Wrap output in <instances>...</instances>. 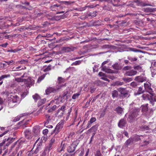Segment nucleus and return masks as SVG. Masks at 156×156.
<instances>
[{"label":"nucleus","mask_w":156,"mask_h":156,"mask_svg":"<svg viewBox=\"0 0 156 156\" xmlns=\"http://www.w3.org/2000/svg\"><path fill=\"white\" fill-rule=\"evenodd\" d=\"M5 95L8 97V99L9 100L10 98V97H12V94H13V93L12 92H9L8 91H6L4 93Z\"/></svg>","instance_id":"29"},{"label":"nucleus","mask_w":156,"mask_h":156,"mask_svg":"<svg viewBox=\"0 0 156 156\" xmlns=\"http://www.w3.org/2000/svg\"><path fill=\"white\" fill-rule=\"evenodd\" d=\"M18 62L21 64H25L27 62V61L25 60L22 59L21 61H19Z\"/></svg>","instance_id":"56"},{"label":"nucleus","mask_w":156,"mask_h":156,"mask_svg":"<svg viewBox=\"0 0 156 156\" xmlns=\"http://www.w3.org/2000/svg\"><path fill=\"white\" fill-rule=\"evenodd\" d=\"M9 101V106L10 108H12L16 105L15 103L19 102L20 98L17 95H15L10 97Z\"/></svg>","instance_id":"3"},{"label":"nucleus","mask_w":156,"mask_h":156,"mask_svg":"<svg viewBox=\"0 0 156 156\" xmlns=\"http://www.w3.org/2000/svg\"><path fill=\"white\" fill-rule=\"evenodd\" d=\"M62 16H55V20L56 21H58L59 20H60L61 19H62Z\"/></svg>","instance_id":"52"},{"label":"nucleus","mask_w":156,"mask_h":156,"mask_svg":"<svg viewBox=\"0 0 156 156\" xmlns=\"http://www.w3.org/2000/svg\"><path fill=\"white\" fill-rule=\"evenodd\" d=\"M10 74L4 75H2L0 77V79H1V80L2 79H3L5 78L9 77H10Z\"/></svg>","instance_id":"45"},{"label":"nucleus","mask_w":156,"mask_h":156,"mask_svg":"<svg viewBox=\"0 0 156 156\" xmlns=\"http://www.w3.org/2000/svg\"><path fill=\"white\" fill-rule=\"evenodd\" d=\"M46 74H44L41 76L40 77H39L37 80V82L40 83L42 80L45 77Z\"/></svg>","instance_id":"38"},{"label":"nucleus","mask_w":156,"mask_h":156,"mask_svg":"<svg viewBox=\"0 0 156 156\" xmlns=\"http://www.w3.org/2000/svg\"><path fill=\"white\" fill-rule=\"evenodd\" d=\"M112 67L113 69L117 70H120L121 69V66L118 63H116L112 65Z\"/></svg>","instance_id":"24"},{"label":"nucleus","mask_w":156,"mask_h":156,"mask_svg":"<svg viewBox=\"0 0 156 156\" xmlns=\"http://www.w3.org/2000/svg\"><path fill=\"white\" fill-rule=\"evenodd\" d=\"M25 135L27 138L30 139L33 136V134L31 131L29 130H26L25 132Z\"/></svg>","instance_id":"18"},{"label":"nucleus","mask_w":156,"mask_h":156,"mask_svg":"<svg viewBox=\"0 0 156 156\" xmlns=\"http://www.w3.org/2000/svg\"><path fill=\"white\" fill-rule=\"evenodd\" d=\"M102 70L108 73H116L117 71H113L111 69H107L105 67H103Z\"/></svg>","instance_id":"21"},{"label":"nucleus","mask_w":156,"mask_h":156,"mask_svg":"<svg viewBox=\"0 0 156 156\" xmlns=\"http://www.w3.org/2000/svg\"><path fill=\"white\" fill-rule=\"evenodd\" d=\"M118 91L116 90H114L112 92V96L113 98L117 97L118 96Z\"/></svg>","instance_id":"31"},{"label":"nucleus","mask_w":156,"mask_h":156,"mask_svg":"<svg viewBox=\"0 0 156 156\" xmlns=\"http://www.w3.org/2000/svg\"><path fill=\"white\" fill-rule=\"evenodd\" d=\"M131 67L130 66H127L124 67L123 69L125 71H126L130 69H131Z\"/></svg>","instance_id":"53"},{"label":"nucleus","mask_w":156,"mask_h":156,"mask_svg":"<svg viewBox=\"0 0 156 156\" xmlns=\"http://www.w3.org/2000/svg\"><path fill=\"white\" fill-rule=\"evenodd\" d=\"M96 120V119L94 117L90 119L89 122L91 123H93L94 122H95Z\"/></svg>","instance_id":"59"},{"label":"nucleus","mask_w":156,"mask_h":156,"mask_svg":"<svg viewBox=\"0 0 156 156\" xmlns=\"http://www.w3.org/2000/svg\"><path fill=\"white\" fill-rule=\"evenodd\" d=\"M120 1V0H113L112 4L114 6L118 7L121 5L119 3Z\"/></svg>","instance_id":"25"},{"label":"nucleus","mask_w":156,"mask_h":156,"mask_svg":"<svg viewBox=\"0 0 156 156\" xmlns=\"http://www.w3.org/2000/svg\"><path fill=\"white\" fill-rule=\"evenodd\" d=\"M79 143V141L76 140L73 142V143L67 149V151L69 153V154H75V153L76 152H75V153L73 154H71V153L74 152L75 151L76 148V147L77 146L78 144ZM67 154H69V153ZM74 155H75V154H74ZM74 156L75 155H74Z\"/></svg>","instance_id":"4"},{"label":"nucleus","mask_w":156,"mask_h":156,"mask_svg":"<svg viewBox=\"0 0 156 156\" xmlns=\"http://www.w3.org/2000/svg\"><path fill=\"white\" fill-rule=\"evenodd\" d=\"M22 4L23 5H25V6H20V7H22V8L28 9H30L29 8H31V7L30 5V2L27 1L22 2Z\"/></svg>","instance_id":"15"},{"label":"nucleus","mask_w":156,"mask_h":156,"mask_svg":"<svg viewBox=\"0 0 156 156\" xmlns=\"http://www.w3.org/2000/svg\"><path fill=\"white\" fill-rule=\"evenodd\" d=\"M151 122L149 123L148 126L145 125L144 126H141L140 127L141 129L143 130H150L152 129V126H151Z\"/></svg>","instance_id":"19"},{"label":"nucleus","mask_w":156,"mask_h":156,"mask_svg":"<svg viewBox=\"0 0 156 156\" xmlns=\"http://www.w3.org/2000/svg\"><path fill=\"white\" fill-rule=\"evenodd\" d=\"M51 69V66H48L44 70V72H46L50 70Z\"/></svg>","instance_id":"55"},{"label":"nucleus","mask_w":156,"mask_h":156,"mask_svg":"<svg viewBox=\"0 0 156 156\" xmlns=\"http://www.w3.org/2000/svg\"><path fill=\"white\" fill-rule=\"evenodd\" d=\"M7 139L9 141L11 144L14 141V140H15V138L9 137Z\"/></svg>","instance_id":"57"},{"label":"nucleus","mask_w":156,"mask_h":156,"mask_svg":"<svg viewBox=\"0 0 156 156\" xmlns=\"http://www.w3.org/2000/svg\"><path fill=\"white\" fill-rule=\"evenodd\" d=\"M133 68L135 70H138L140 72H141L142 71V67L140 65L135 66L133 67Z\"/></svg>","instance_id":"34"},{"label":"nucleus","mask_w":156,"mask_h":156,"mask_svg":"<svg viewBox=\"0 0 156 156\" xmlns=\"http://www.w3.org/2000/svg\"><path fill=\"white\" fill-rule=\"evenodd\" d=\"M115 110L119 115H122L123 113V109L120 106L116 108Z\"/></svg>","instance_id":"23"},{"label":"nucleus","mask_w":156,"mask_h":156,"mask_svg":"<svg viewBox=\"0 0 156 156\" xmlns=\"http://www.w3.org/2000/svg\"><path fill=\"white\" fill-rule=\"evenodd\" d=\"M98 125L97 124L92 126L91 128L88 130V131L95 132L97 129Z\"/></svg>","instance_id":"26"},{"label":"nucleus","mask_w":156,"mask_h":156,"mask_svg":"<svg viewBox=\"0 0 156 156\" xmlns=\"http://www.w3.org/2000/svg\"><path fill=\"white\" fill-rule=\"evenodd\" d=\"M55 142V140L54 138H52L50 141L49 144L46 147V150L50 151L53 148V144Z\"/></svg>","instance_id":"8"},{"label":"nucleus","mask_w":156,"mask_h":156,"mask_svg":"<svg viewBox=\"0 0 156 156\" xmlns=\"http://www.w3.org/2000/svg\"><path fill=\"white\" fill-rule=\"evenodd\" d=\"M71 108H70L69 110V112L68 113V115H67V116L66 118V119H68V118H69L70 114V113H71Z\"/></svg>","instance_id":"61"},{"label":"nucleus","mask_w":156,"mask_h":156,"mask_svg":"<svg viewBox=\"0 0 156 156\" xmlns=\"http://www.w3.org/2000/svg\"><path fill=\"white\" fill-rule=\"evenodd\" d=\"M137 73L136 71L132 70L130 71L127 72L126 74L127 76H132L136 74Z\"/></svg>","instance_id":"20"},{"label":"nucleus","mask_w":156,"mask_h":156,"mask_svg":"<svg viewBox=\"0 0 156 156\" xmlns=\"http://www.w3.org/2000/svg\"><path fill=\"white\" fill-rule=\"evenodd\" d=\"M20 50H21L20 49L17 48L15 49L14 50L11 49V50H8L7 51V52L15 53V52H17L19 51H20Z\"/></svg>","instance_id":"36"},{"label":"nucleus","mask_w":156,"mask_h":156,"mask_svg":"<svg viewBox=\"0 0 156 156\" xmlns=\"http://www.w3.org/2000/svg\"><path fill=\"white\" fill-rule=\"evenodd\" d=\"M48 132V130L47 129H45L43 131V133L44 135L47 134Z\"/></svg>","instance_id":"62"},{"label":"nucleus","mask_w":156,"mask_h":156,"mask_svg":"<svg viewBox=\"0 0 156 156\" xmlns=\"http://www.w3.org/2000/svg\"><path fill=\"white\" fill-rule=\"evenodd\" d=\"M32 97L33 99L36 101L39 98V96L37 94H36L35 95H33Z\"/></svg>","instance_id":"46"},{"label":"nucleus","mask_w":156,"mask_h":156,"mask_svg":"<svg viewBox=\"0 0 156 156\" xmlns=\"http://www.w3.org/2000/svg\"><path fill=\"white\" fill-rule=\"evenodd\" d=\"M42 144V140H40L39 142L37 144V149H38L40 148L41 147V146Z\"/></svg>","instance_id":"42"},{"label":"nucleus","mask_w":156,"mask_h":156,"mask_svg":"<svg viewBox=\"0 0 156 156\" xmlns=\"http://www.w3.org/2000/svg\"><path fill=\"white\" fill-rule=\"evenodd\" d=\"M94 26H101L102 25V24L100 21L98 20L94 23Z\"/></svg>","instance_id":"48"},{"label":"nucleus","mask_w":156,"mask_h":156,"mask_svg":"<svg viewBox=\"0 0 156 156\" xmlns=\"http://www.w3.org/2000/svg\"><path fill=\"white\" fill-rule=\"evenodd\" d=\"M148 104H146L145 105H142V110L143 115L147 117L153 114V110L152 109H150L148 110L147 105Z\"/></svg>","instance_id":"5"},{"label":"nucleus","mask_w":156,"mask_h":156,"mask_svg":"<svg viewBox=\"0 0 156 156\" xmlns=\"http://www.w3.org/2000/svg\"><path fill=\"white\" fill-rule=\"evenodd\" d=\"M144 87L145 91L150 94V95L147 94H144L142 95L141 97L144 100L150 101V103L153 105V97L155 94L153 89L151 87V84L149 82L148 83H145Z\"/></svg>","instance_id":"1"},{"label":"nucleus","mask_w":156,"mask_h":156,"mask_svg":"<svg viewBox=\"0 0 156 156\" xmlns=\"http://www.w3.org/2000/svg\"><path fill=\"white\" fill-rule=\"evenodd\" d=\"M97 12L96 11H94L93 12H90L89 13L88 15V16H91L92 17H95L97 15Z\"/></svg>","instance_id":"32"},{"label":"nucleus","mask_w":156,"mask_h":156,"mask_svg":"<svg viewBox=\"0 0 156 156\" xmlns=\"http://www.w3.org/2000/svg\"><path fill=\"white\" fill-rule=\"evenodd\" d=\"M15 80L18 82H25L26 79H22L21 77L20 78H15Z\"/></svg>","instance_id":"33"},{"label":"nucleus","mask_w":156,"mask_h":156,"mask_svg":"<svg viewBox=\"0 0 156 156\" xmlns=\"http://www.w3.org/2000/svg\"><path fill=\"white\" fill-rule=\"evenodd\" d=\"M76 48L70 46L69 47H63L62 48V51L68 53L73 51L76 49Z\"/></svg>","instance_id":"10"},{"label":"nucleus","mask_w":156,"mask_h":156,"mask_svg":"<svg viewBox=\"0 0 156 156\" xmlns=\"http://www.w3.org/2000/svg\"><path fill=\"white\" fill-rule=\"evenodd\" d=\"M58 80L59 83H64L65 81L64 79L61 77H58Z\"/></svg>","instance_id":"47"},{"label":"nucleus","mask_w":156,"mask_h":156,"mask_svg":"<svg viewBox=\"0 0 156 156\" xmlns=\"http://www.w3.org/2000/svg\"><path fill=\"white\" fill-rule=\"evenodd\" d=\"M138 84L135 82H133L130 83V85L134 88H136L137 87Z\"/></svg>","instance_id":"39"},{"label":"nucleus","mask_w":156,"mask_h":156,"mask_svg":"<svg viewBox=\"0 0 156 156\" xmlns=\"http://www.w3.org/2000/svg\"><path fill=\"white\" fill-rule=\"evenodd\" d=\"M81 62V61L80 60H78L75 61V62L73 63L72 64V66L73 65H80Z\"/></svg>","instance_id":"44"},{"label":"nucleus","mask_w":156,"mask_h":156,"mask_svg":"<svg viewBox=\"0 0 156 156\" xmlns=\"http://www.w3.org/2000/svg\"><path fill=\"white\" fill-rule=\"evenodd\" d=\"M50 9L52 11H56L57 10L61 9H62V6L60 5L55 4L51 6Z\"/></svg>","instance_id":"12"},{"label":"nucleus","mask_w":156,"mask_h":156,"mask_svg":"<svg viewBox=\"0 0 156 156\" xmlns=\"http://www.w3.org/2000/svg\"><path fill=\"white\" fill-rule=\"evenodd\" d=\"M90 92L91 93H93L96 90V88L94 87H91L90 88Z\"/></svg>","instance_id":"58"},{"label":"nucleus","mask_w":156,"mask_h":156,"mask_svg":"<svg viewBox=\"0 0 156 156\" xmlns=\"http://www.w3.org/2000/svg\"><path fill=\"white\" fill-rule=\"evenodd\" d=\"M124 83L123 82L116 81L115 83V84L116 86H121L123 85Z\"/></svg>","instance_id":"43"},{"label":"nucleus","mask_w":156,"mask_h":156,"mask_svg":"<svg viewBox=\"0 0 156 156\" xmlns=\"http://www.w3.org/2000/svg\"><path fill=\"white\" fill-rule=\"evenodd\" d=\"M139 3L140 4V5L142 6L151 5H150L145 4V3H144V2H143L142 1L140 2Z\"/></svg>","instance_id":"51"},{"label":"nucleus","mask_w":156,"mask_h":156,"mask_svg":"<svg viewBox=\"0 0 156 156\" xmlns=\"http://www.w3.org/2000/svg\"><path fill=\"white\" fill-rule=\"evenodd\" d=\"M129 50L131 51H133L135 52H142V51L140 50H138L134 48H129Z\"/></svg>","instance_id":"35"},{"label":"nucleus","mask_w":156,"mask_h":156,"mask_svg":"<svg viewBox=\"0 0 156 156\" xmlns=\"http://www.w3.org/2000/svg\"><path fill=\"white\" fill-rule=\"evenodd\" d=\"M95 155L96 156H103L100 151L98 150V151H97L96 152V153L95 154Z\"/></svg>","instance_id":"54"},{"label":"nucleus","mask_w":156,"mask_h":156,"mask_svg":"<svg viewBox=\"0 0 156 156\" xmlns=\"http://www.w3.org/2000/svg\"><path fill=\"white\" fill-rule=\"evenodd\" d=\"M126 124V122L124 119H120L118 124V126L120 128H123L125 127Z\"/></svg>","instance_id":"13"},{"label":"nucleus","mask_w":156,"mask_h":156,"mask_svg":"<svg viewBox=\"0 0 156 156\" xmlns=\"http://www.w3.org/2000/svg\"><path fill=\"white\" fill-rule=\"evenodd\" d=\"M58 89L52 87H49L45 90V92L46 94L48 95L51 93H55L57 92Z\"/></svg>","instance_id":"11"},{"label":"nucleus","mask_w":156,"mask_h":156,"mask_svg":"<svg viewBox=\"0 0 156 156\" xmlns=\"http://www.w3.org/2000/svg\"><path fill=\"white\" fill-rule=\"evenodd\" d=\"M133 141V138H129L126 142L125 143L126 146L127 147L128 146L130 145V144Z\"/></svg>","instance_id":"27"},{"label":"nucleus","mask_w":156,"mask_h":156,"mask_svg":"<svg viewBox=\"0 0 156 156\" xmlns=\"http://www.w3.org/2000/svg\"><path fill=\"white\" fill-rule=\"evenodd\" d=\"M25 81L26 83V85L27 87H30L34 83V80L32 79L30 77H29L27 79H26V80Z\"/></svg>","instance_id":"9"},{"label":"nucleus","mask_w":156,"mask_h":156,"mask_svg":"<svg viewBox=\"0 0 156 156\" xmlns=\"http://www.w3.org/2000/svg\"><path fill=\"white\" fill-rule=\"evenodd\" d=\"M80 95V94L79 93H76L75 94L72 96V98L73 99L77 98Z\"/></svg>","instance_id":"37"},{"label":"nucleus","mask_w":156,"mask_h":156,"mask_svg":"<svg viewBox=\"0 0 156 156\" xmlns=\"http://www.w3.org/2000/svg\"><path fill=\"white\" fill-rule=\"evenodd\" d=\"M75 154H65L63 156H74Z\"/></svg>","instance_id":"64"},{"label":"nucleus","mask_w":156,"mask_h":156,"mask_svg":"<svg viewBox=\"0 0 156 156\" xmlns=\"http://www.w3.org/2000/svg\"><path fill=\"white\" fill-rule=\"evenodd\" d=\"M46 101V99L44 98L40 100L38 102V105L40 106L44 104Z\"/></svg>","instance_id":"30"},{"label":"nucleus","mask_w":156,"mask_h":156,"mask_svg":"<svg viewBox=\"0 0 156 156\" xmlns=\"http://www.w3.org/2000/svg\"><path fill=\"white\" fill-rule=\"evenodd\" d=\"M144 11L146 12H154L156 11V8H144Z\"/></svg>","instance_id":"22"},{"label":"nucleus","mask_w":156,"mask_h":156,"mask_svg":"<svg viewBox=\"0 0 156 156\" xmlns=\"http://www.w3.org/2000/svg\"><path fill=\"white\" fill-rule=\"evenodd\" d=\"M8 44V43H5L3 44L0 45V46L4 48H5L7 47Z\"/></svg>","instance_id":"63"},{"label":"nucleus","mask_w":156,"mask_h":156,"mask_svg":"<svg viewBox=\"0 0 156 156\" xmlns=\"http://www.w3.org/2000/svg\"><path fill=\"white\" fill-rule=\"evenodd\" d=\"M33 132L35 135H38L40 132V126H34L33 129Z\"/></svg>","instance_id":"16"},{"label":"nucleus","mask_w":156,"mask_h":156,"mask_svg":"<svg viewBox=\"0 0 156 156\" xmlns=\"http://www.w3.org/2000/svg\"><path fill=\"white\" fill-rule=\"evenodd\" d=\"M143 91L142 90V88L139 87V88L137 92V94H140L143 93Z\"/></svg>","instance_id":"49"},{"label":"nucleus","mask_w":156,"mask_h":156,"mask_svg":"<svg viewBox=\"0 0 156 156\" xmlns=\"http://www.w3.org/2000/svg\"><path fill=\"white\" fill-rule=\"evenodd\" d=\"M122 79L125 83H127L132 81L133 79L132 78L125 77L122 78Z\"/></svg>","instance_id":"28"},{"label":"nucleus","mask_w":156,"mask_h":156,"mask_svg":"<svg viewBox=\"0 0 156 156\" xmlns=\"http://www.w3.org/2000/svg\"><path fill=\"white\" fill-rule=\"evenodd\" d=\"M11 143L6 138L3 140L2 142L0 144V146L4 145L5 146H8Z\"/></svg>","instance_id":"17"},{"label":"nucleus","mask_w":156,"mask_h":156,"mask_svg":"<svg viewBox=\"0 0 156 156\" xmlns=\"http://www.w3.org/2000/svg\"><path fill=\"white\" fill-rule=\"evenodd\" d=\"M4 62L7 63L8 65H10L11 63L14 62V61L13 60H12L9 61H4Z\"/></svg>","instance_id":"60"},{"label":"nucleus","mask_w":156,"mask_h":156,"mask_svg":"<svg viewBox=\"0 0 156 156\" xmlns=\"http://www.w3.org/2000/svg\"><path fill=\"white\" fill-rule=\"evenodd\" d=\"M117 90L120 93L121 96L122 98H128L129 97L128 91L126 90V88L120 87L118 88Z\"/></svg>","instance_id":"6"},{"label":"nucleus","mask_w":156,"mask_h":156,"mask_svg":"<svg viewBox=\"0 0 156 156\" xmlns=\"http://www.w3.org/2000/svg\"><path fill=\"white\" fill-rule=\"evenodd\" d=\"M140 110L139 108L134 107L130 110L129 115L127 119L128 122H133L136 119L138 118L140 115Z\"/></svg>","instance_id":"2"},{"label":"nucleus","mask_w":156,"mask_h":156,"mask_svg":"<svg viewBox=\"0 0 156 156\" xmlns=\"http://www.w3.org/2000/svg\"><path fill=\"white\" fill-rule=\"evenodd\" d=\"M128 59L130 60L131 62L136 61L137 60V58L135 57L133 58L131 57H128Z\"/></svg>","instance_id":"41"},{"label":"nucleus","mask_w":156,"mask_h":156,"mask_svg":"<svg viewBox=\"0 0 156 156\" xmlns=\"http://www.w3.org/2000/svg\"><path fill=\"white\" fill-rule=\"evenodd\" d=\"M66 108V106L65 105L62 106L60 109H59L58 111L59 112L60 110H62L63 112L62 113V114H63L64 113V111L65 110Z\"/></svg>","instance_id":"50"},{"label":"nucleus","mask_w":156,"mask_h":156,"mask_svg":"<svg viewBox=\"0 0 156 156\" xmlns=\"http://www.w3.org/2000/svg\"><path fill=\"white\" fill-rule=\"evenodd\" d=\"M134 80L139 82H143L146 81V78L141 76H136Z\"/></svg>","instance_id":"14"},{"label":"nucleus","mask_w":156,"mask_h":156,"mask_svg":"<svg viewBox=\"0 0 156 156\" xmlns=\"http://www.w3.org/2000/svg\"><path fill=\"white\" fill-rule=\"evenodd\" d=\"M57 107L56 105H55L53 106L51 108H50L49 110H48V112H53V111L55 110Z\"/></svg>","instance_id":"40"},{"label":"nucleus","mask_w":156,"mask_h":156,"mask_svg":"<svg viewBox=\"0 0 156 156\" xmlns=\"http://www.w3.org/2000/svg\"><path fill=\"white\" fill-rule=\"evenodd\" d=\"M64 121L62 120L60 121L56 126L53 132L55 134L58 133L62 129L63 127Z\"/></svg>","instance_id":"7"}]
</instances>
